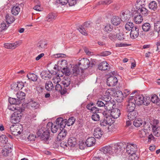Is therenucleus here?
Returning <instances> with one entry per match:
<instances>
[{
  "label": "nucleus",
  "instance_id": "f257e3e1",
  "mask_svg": "<svg viewBox=\"0 0 160 160\" xmlns=\"http://www.w3.org/2000/svg\"><path fill=\"white\" fill-rule=\"evenodd\" d=\"M136 91L132 92L130 95H132L130 97L132 98V100L138 106L143 105L146 106L148 105L149 104V101H148L146 98H144L143 96L142 95H137L135 96H134L132 95L136 92Z\"/></svg>",
  "mask_w": 160,
  "mask_h": 160
},
{
  "label": "nucleus",
  "instance_id": "f03ea898",
  "mask_svg": "<svg viewBox=\"0 0 160 160\" xmlns=\"http://www.w3.org/2000/svg\"><path fill=\"white\" fill-rule=\"evenodd\" d=\"M22 111H16L13 113L10 117L11 122L12 123H16L20 122L22 117Z\"/></svg>",
  "mask_w": 160,
  "mask_h": 160
},
{
  "label": "nucleus",
  "instance_id": "7ed1b4c3",
  "mask_svg": "<svg viewBox=\"0 0 160 160\" xmlns=\"http://www.w3.org/2000/svg\"><path fill=\"white\" fill-rule=\"evenodd\" d=\"M23 128L21 125H12L10 128L11 133L14 135L20 134L22 132Z\"/></svg>",
  "mask_w": 160,
  "mask_h": 160
},
{
  "label": "nucleus",
  "instance_id": "20e7f679",
  "mask_svg": "<svg viewBox=\"0 0 160 160\" xmlns=\"http://www.w3.org/2000/svg\"><path fill=\"white\" fill-rule=\"evenodd\" d=\"M38 136L40 137L42 140L47 141L49 138V132L48 130L44 131L43 128L39 129L37 132Z\"/></svg>",
  "mask_w": 160,
  "mask_h": 160
},
{
  "label": "nucleus",
  "instance_id": "39448f33",
  "mask_svg": "<svg viewBox=\"0 0 160 160\" xmlns=\"http://www.w3.org/2000/svg\"><path fill=\"white\" fill-rule=\"evenodd\" d=\"M90 61L87 58H83L79 60L78 66L80 68H81L83 71L84 69H87L89 67Z\"/></svg>",
  "mask_w": 160,
  "mask_h": 160
},
{
  "label": "nucleus",
  "instance_id": "423d86ee",
  "mask_svg": "<svg viewBox=\"0 0 160 160\" xmlns=\"http://www.w3.org/2000/svg\"><path fill=\"white\" fill-rule=\"evenodd\" d=\"M131 17V13L130 11L127 10L121 12L120 14V17L121 20L123 22L128 21Z\"/></svg>",
  "mask_w": 160,
  "mask_h": 160
},
{
  "label": "nucleus",
  "instance_id": "0eeeda50",
  "mask_svg": "<svg viewBox=\"0 0 160 160\" xmlns=\"http://www.w3.org/2000/svg\"><path fill=\"white\" fill-rule=\"evenodd\" d=\"M137 149V145L133 143L128 144L126 147L127 152L128 154H132V153H135Z\"/></svg>",
  "mask_w": 160,
  "mask_h": 160
},
{
  "label": "nucleus",
  "instance_id": "6e6552de",
  "mask_svg": "<svg viewBox=\"0 0 160 160\" xmlns=\"http://www.w3.org/2000/svg\"><path fill=\"white\" fill-rule=\"evenodd\" d=\"M132 98L129 97L127 100L128 104L127 105V110L128 112L134 111L136 107V104L132 100Z\"/></svg>",
  "mask_w": 160,
  "mask_h": 160
},
{
  "label": "nucleus",
  "instance_id": "1a4fd4ad",
  "mask_svg": "<svg viewBox=\"0 0 160 160\" xmlns=\"http://www.w3.org/2000/svg\"><path fill=\"white\" fill-rule=\"evenodd\" d=\"M117 78L114 76H111L107 79V83L109 86H115L118 82Z\"/></svg>",
  "mask_w": 160,
  "mask_h": 160
},
{
  "label": "nucleus",
  "instance_id": "9d476101",
  "mask_svg": "<svg viewBox=\"0 0 160 160\" xmlns=\"http://www.w3.org/2000/svg\"><path fill=\"white\" fill-rule=\"evenodd\" d=\"M66 119L63 120L62 118H58L56 121V124L60 127V129H63L66 126Z\"/></svg>",
  "mask_w": 160,
  "mask_h": 160
},
{
  "label": "nucleus",
  "instance_id": "9b49d317",
  "mask_svg": "<svg viewBox=\"0 0 160 160\" xmlns=\"http://www.w3.org/2000/svg\"><path fill=\"white\" fill-rule=\"evenodd\" d=\"M79 68L78 65H76L73 67L72 72V74L74 76H77L82 74L83 71L81 69H79Z\"/></svg>",
  "mask_w": 160,
  "mask_h": 160
},
{
  "label": "nucleus",
  "instance_id": "f8f14e48",
  "mask_svg": "<svg viewBox=\"0 0 160 160\" xmlns=\"http://www.w3.org/2000/svg\"><path fill=\"white\" fill-rule=\"evenodd\" d=\"M137 12L138 13L141 15L142 17L147 16L149 13V11L144 7L139 8Z\"/></svg>",
  "mask_w": 160,
  "mask_h": 160
},
{
  "label": "nucleus",
  "instance_id": "ddd939ff",
  "mask_svg": "<svg viewBox=\"0 0 160 160\" xmlns=\"http://www.w3.org/2000/svg\"><path fill=\"white\" fill-rule=\"evenodd\" d=\"M112 147L110 146H105L100 149L101 152L105 154H109L113 153Z\"/></svg>",
  "mask_w": 160,
  "mask_h": 160
},
{
  "label": "nucleus",
  "instance_id": "4468645a",
  "mask_svg": "<svg viewBox=\"0 0 160 160\" xmlns=\"http://www.w3.org/2000/svg\"><path fill=\"white\" fill-rule=\"evenodd\" d=\"M139 30L138 28L135 26L131 30L130 33V37L133 39L137 38L139 35Z\"/></svg>",
  "mask_w": 160,
  "mask_h": 160
},
{
  "label": "nucleus",
  "instance_id": "2eb2a0df",
  "mask_svg": "<svg viewBox=\"0 0 160 160\" xmlns=\"http://www.w3.org/2000/svg\"><path fill=\"white\" fill-rule=\"evenodd\" d=\"M20 45L18 42L13 43H6L4 44V47L9 49H14Z\"/></svg>",
  "mask_w": 160,
  "mask_h": 160
},
{
  "label": "nucleus",
  "instance_id": "dca6fc26",
  "mask_svg": "<svg viewBox=\"0 0 160 160\" xmlns=\"http://www.w3.org/2000/svg\"><path fill=\"white\" fill-rule=\"evenodd\" d=\"M120 114V110L117 108L112 110L110 113L111 116L114 119L118 118Z\"/></svg>",
  "mask_w": 160,
  "mask_h": 160
},
{
  "label": "nucleus",
  "instance_id": "f3484780",
  "mask_svg": "<svg viewBox=\"0 0 160 160\" xmlns=\"http://www.w3.org/2000/svg\"><path fill=\"white\" fill-rule=\"evenodd\" d=\"M61 132L59 133L57 138L58 141H61L64 139L67 134L66 130L62 129Z\"/></svg>",
  "mask_w": 160,
  "mask_h": 160
},
{
  "label": "nucleus",
  "instance_id": "a211bd4d",
  "mask_svg": "<svg viewBox=\"0 0 160 160\" xmlns=\"http://www.w3.org/2000/svg\"><path fill=\"white\" fill-rule=\"evenodd\" d=\"M114 104V102H112L111 100L105 102L104 108L107 111H110L113 109V106Z\"/></svg>",
  "mask_w": 160,
  "mask_h": 160
},
{
  "label": "nucleus",
  "instance_id": "6ab92c4d",
  "mask_svg": "<svg viewBox=\"0 0 160 160\" xmlns=\"http://www.w3.org/2000/svg\"><path fill=\"white\" fill-rule=\"evenodd\" d=\"M103 134V132L99 128H97L94 129L93 135L95 138H101Z\"/></svg>",
  "mask_w": 160,
  "mask_h": 160
},
{
  "label": "nucleus",
  "instance_id": "aec40b11",
  "mask_svg": "<svg viewBox=\"0 0 160 160\" xmlns=\"http://www.w3.org/2000/svg\"><path fill=\"white\" fill-rule=\"evenodd\" d=\"M96 139L95 138L91 137L88 138L85 142V144L87 147H91L95 144Z\"/></svg>",
  "mask_w": 160,
  "mask_h": 160
},
{
  "label": "nucleus",
  "instance_id": "412c9836",
  "mask_svg": "<svg viewBox=\"0 0 160 160\" xmlns=\"http://www.w3.org/2000/svg\"><path fill=\"white\" fill-rule=\"evenodd\" d=\"M121 21V18H120L119 17L115 16L112 18L111 22L113 25L117 26L120 24Z\"/></svg>",
  "mask_w": 160,
  "mask_h": 160
},
{
  "label": "nucleus",
  "instance_id": "4be33fe9",
  "mask_svg": "<svg viewBox=\"0 0 160 160\" xmlns=\"http://www.w3.org/2000/svg\"><path fill=\"white\" fill-rule=\"evenodd\" d=\"M152 129L154 135L158 137L160 136V127H157L156 125H152Z\"/></svg>",
  "mask_w": 160,
  "mask_h": 160
},
{
  "label": "nucleus",
  "instance_id": "5701e85b",
  "mask_svg": "<svg viewBox=\"0 0 160 160\" xmlns=\"http://www.w3.org/2000/svg\"><path fill=\"white\" fill-rule=\"evenodd\" d=\"M133 19L136 24H139L142 22L143 18L141 15L137 13V14L134 16Z\"/></svg>",
  "mask_w": 160,
  "mask_h": 160
},
{
  "label": "nucleus",
  "instance_id": "b1692460",
  "mask_svg": "<svg viewBox=\"0 0 160 160\" xmlns=\"http://www.w3.org/2000/svg\"><path fill=\"white\" fill-rule=\"evenodd\" d=\"M57 17V15L53 13H49L46 17V21L48 22L53 21Z\"/></svg>",
  "mask_w": 160,
  "mask_h": 160
},
{
  "label": "nucleus",
  "instance_id": "393cba45",
  "mask_svg": "<svg viewBox=\"0 0 160 160\" xmlns=\"http://www.w3.org/2000/svg\"><path fill=\"white\" fill-rule=\"evenodd\" d=\"M108 64L106 61H104L99 64L98 68L101 70H107L108 68Z\"/></svg>",
  "mask_w": 160,
  "mask_h": 160
},
{
  "label": "nucleus",
  "instance_id": "a878e982",
  "mask_svg": "<svg viewBox=\"0 0 160 160\" xmlns=\"http://www.w3.org/2000/svg\"><path fill=\"white\" fill-rule=\"evenodd\" d=\"M46 43L44 40H41L37 44L38 49L41 51L42 50L46 47Z\"/></svg>",
  "mask_w": 160,
  "mask_h": 160
},
{
  "label": "nucleus",
  "instance_id": "bb28decb",
  "mask_svg": "<svg viewBox=\"0 0 160 160\" xmlns=\"http://www.w3.org/2000/svg\"><path fill=\"white\" fill-rule=\"evenodd\" d=\"M40 75L42 78L44 79L50 78L52 76V74L47 71H42Z\"/></svg>",
  "mask_w": 160,
  "mask_h": 160
},
{
  "label": "nucleus",
  "instance_id": "cd10ccee",
  "mask_svg": "<svg viewBox=\"0 0 160 160\" xmlns=\"http://www.w3.org/2000/svg\"><path fill=\"white\" fill-rule=\"evenodd\" d=\"M49 125H51V128L52 132L53 133L56 132L58 130L59 128H60V127L58 125L56 124V125H54L52 122H49L48 123L47 126Z\"/></svg>",
  "mask_w": 160,
  "mask_h": 160
},
{
  "label": "nucleus",
  "instance_id": "c85d7f7f",
  "mask_svg": "<svg viewBox=\"0 0 160 160\" xmlns=\"http://www.w3.org/2000/svg\"><path fill=\"white\" fill-rule=\"evenodd\" d=\"M12 152V149L11 148H9L6 146L2 150V154L3 155L7 156L8 154Z\"/></svg>",
  "mask_w": 160,
  "mask_h": 160
},
{
  "label": "nucleus",
  "instance_id": "c756f323",
  "mask_svg": "<svg viewBox=\"0 0 160 160\" xmlns=\"http://www.w3.org/2000/svg\"><path fill=\"white\" fill-rule=\"evenodd\" d=\"M68 144L70 147H74L76 143V139L73 137L69 138L68 140Z\"/></svg>",
  "mask_w": 160,
  "mask_h": 160
},
{
  "label": "nucleus",
  "instance_id": "7c9ffc66",
  "mask_svg": "<svg viewBox=\"0 0 160 160\" xmlns=\"http://www.w3.org/2000/svg\"><path fill=\"white\" fill-rule=\"evenodd\" d=\"M128 112L129 113L128 115V117L130 120L134 119L137 116V113L135 111Z\"/></svg>",
  "mask_w": 160,
  "mask_h": 160
},
{
  "label": "nucleus",
  "instance_id": "2f4dec72",
  "mask_svg": "<svg viewBox=\"0 0 160 160\" xmlns=\"http://www.w3.org/2000/svg\"><path fill=\"white\" fill-rule=\"evenodd\" d=\"M148 7L150 9L155 11L158 8L157 3L155 1H152L149 3Z\"/></svg>",
  "mask_w": 160,
  "mask_h": 160
},
{
  "label": "nucleus",
  "instance_id": "473e14b6",
  "mask_svg": "<svg viewBox=\"0 0 160 160\" xmlns=\"http://www.w3.org/2000/svg\"><path fill=\"white\" fill-rule=\"evenodd\" d=\"M138 134L141 138H144L148 134V130L145 129H142L139 130Z\"/></svg>",
  "mask_w": 160,
  "mask_h": 160
},
{
  "label": "nucleus",
  "instance_id": "72a5a7b5",
  "mask_svg": "<svg viewBox=\"0 0 160 160\" xmlns=\"http://www.w3.org/2000/svg\"><path fill=\"white\" fill-rule=\"evenodd\" d=\"M154 29L158 32V36H160V21L156 22L154 23Z\"/></svg>",
  "mask_w": 160,
  "mask_h": 160
},
{
  "label": "nucleus",
  "instance_id": "f704fd0d",
  "mask_svg": "<svg viewBox=\"0 0 160 160\" xmlns=\"http://www.w3.org/2000/svg\"><path fill=\"white\" fill-rule=\"evenodd\" d=\"M125 28L127 30H131L134 28L133 24L131 22H128L125 24Z\"/></svg>",
  "mask_w": 160,
  "mask_h": 160
},
{
  "label": "nucleus",
  "instance_id": "c9c22d12",
  "mask_svg": "<svg viewBox=\"0 0 160 160\" xmlns=\"http://www.w3.org/2000/svg\"><path fill=\"white\" fill-rule=\"evenodd\" d=\"M18 99V100L21 101L25 99L26 94L25 93L22 92V91H19L16 94Z\"/></svg>",
  "mask_w": 160,
  "mask_h": 160
},
{
  "label": "nucleus",
  "instance_id": "e433bc0d",
  "mask_svg": "<svg viewBox=\"0 0 160 160\" xmlns=\"http://www.w3.org/2000/svg\"><path fill=\"white\" fill-rule=\"evenodd\" d=\"M5 18L7 23L10 24L12 23L15 20L14 17L11 15L10 16L8 14L6 15Z\"/></svg>",
  "mask_w": 160,
  "mask_h": 160
},
{
  "label": "nucleus",
  "instance_id": "4c0bfd02",
  "mask_svg": "<svg viewBox=\"0 0 160 160\" xmlns=\"http://www.w3.org/2000/svg\"><path fill=\"white\" fill-rule=\"evenodd\" d=\"M66 125L70 126L74 123L76 121V119L73 117H71L69 118L67 121V120H66Z\"/></svg>",
  "mask_w": 160,
  "mask_h": 160
},
{
  "label": "nucleus",
  "instance_id": "58836bf2",
  "mask_svg": "<svg viewBox=\"0 0 160 160\" xmlns=\"http://www.w3.org/2000/svg\"><path fill=\"white\" fill-rule=\"evenodd\" d=\"M54 85L51 81L47 82L45 84V88L47 90L50 91L54 88Z\"/></svg>",
  "mask_w": 160,
  "mask_h": 160
},
{
  "label": "nucleus",
  "instance_id": "ea45409f",
  "mask_svg": "<svg viewBox=\"0 0 160 160\" xmlns=\"http://www.w3.org/2000/svg\"><path fill=\"white\" fill-rule=\"evenodd\" d=\"M28 105L31 107L37 109L38 108L39 104L38 102L33 101H32L28 103Z\"/></svg>",
  "mask_w": 160,
  "mask_h": 160
},
{
  "label": "nucleus",
  "instance_id": "a19ab883",
  "mask_svg": "<svg viewBox=\"0 0 160 160\" xmlns=\"http://www.w3.org/2000/svg\"><path fill=\"white\" fill-rule=\"evenodd\" d=\"M20 11V8L18 6H14L11 10V12L14 15H17Z\"/></svg>",
  "mask_w": 160,
  "mask_h": 160
},
{
  "label": "nucleus",
  "instance_id": "79ce46f5",
  "mask_svg": "<svg viewBox=\"0 0 160 160\" xmlns=\"http://www.w3.org/2000/svg\"><path fill=\"white\" fill-rule=\"evenodd\" d=\"M102 114L98 112V113H95L92 115V120L95 121H99L100 120V116Z\"/></svg>",
  "mask_w": 160,
  "mask_h": 160
},
{
  "label": "nucleus",
  "instance_id": "37998d69",
  "mask_svg": "<svg viewBox=\"0 0 160 160\" xmlns=\"http://www.w3.org/2000/svg\"><path fill=\"white\" fill-rule=\"evenodd\" d=\"M27 76L28 78L33 81H36L37 80L38 76L33 73H30L27 74Z\"/></svg>",
  "mask_w": 160,
  "mask_h": 160
},
{
  "label": "nucleus",
  "instance_id": "c03bdc74",
  "mask_svg": "<svg viewBox=\"0 0 160 160\" xmlns=\"http://www.w3.org/2000/svg\"><path fill=\"white\" fill-rule=\"evenodd\" d=\"M70 79L68 77L64 78L62 83L64 87H68L70 84Z\"/></svg>",
  "mask_w": 160,
  "mask_h": 160
},
{
  "label": "nucleus",
  "instance_id": "a18cd8bd",
  "mask_svg": "<svg viewBox=\"0 0 160 160\" xmlns=\"http://www.w3.org/2000/svg\"><path fill=\"white\" fill-rule=\"evenodd\" d=\"M142 28L144 31L148 32L150 29V25L148 23H145L142 25Z\"/></svg>",
  "mask_w": 160,
  "mask_h": 160
},
{
  "label": "nucleus",
  "instance_id": "49530a36",
  "mask_svg": "<svg viewBox=\"0 0 160 160\" xmlns=\"http://www.w3.org/2000/svg\"><path fill=\"white\" fill-rule=\"evenodd\" d=\"M35 2V6L33 9L36 11H41V8L40 7V4L38 0H34Z\"/></svg>",
  "mask_w": 160,
  "mask_h": 160
},
{
  "label": "nucleus",
  "instance_id": "de8ad7c7",
  "mask_svg": "<svg viewBox=\"0 0 160 160\" xmlns=\"http://www.w3.org/2000/svg\"><path fill=\"white\" fill-rule=\"evenodd\" d=\"M142 123V121L140 118L135 119L133 122V125L136 127H138L140 126Z\"/></svg>",
  "mask_w": 160,
  "mask_h": 160
},
{
  "label": "nucleus",
  "instance_id": "09e8293b",
  "mask_svg": "<svg viewBox=\"0 0 160 160\" xmlns=\"http://www.w3.org/2000/svg\"><path fill=\"white\" fill-rule=\"evenodd\" d=\"M9 102L11 104H18L20 103V100H18L14 98H10L9 99Z\"/></svg>",
  "mask_w": 160,
  "mask_h": 160
},
{
  "label": "nucleus",
  "instance_id": "8fccbe9b",
  "mask_svg": "<svg viewBox=\"0 0 160 160\" xmlns=\"http://www.w3.org/2000/svg\"><path fill=\"white\" fill-rule=\"evenodd\" d=\"M60 69L62 70L67 67V63L66 61L65 60H61L59 62Z\"/></svg>",
  "mask_w": 160,
  "mask_h": 160
},
{
  "label": "nucleus",
  "instance_id": "3c124183",
  "mask_svg": "<svg viewBox=\"0 0 160 160\" xmlns=\"http://www.w3.org/2000/svg\"><path fill=\"white\" fill-rule=\"evenodd\" d=\"M108 120V119H104V120L101 121L100 122V125L102 127H104L108 125H110L111 123L109 122Z\"/></svg>",
  "mask_w": 160,
  "mask_h": 160
},
{
  "label": "nucleus",
  "instance_id": "603ef678",
  "mask_svg": "<svg viewBox=\"0 0 160 160\" xmlns=\"http://www.w3.org/2000/svg\"><path fill=\"white\" fill-rule=\"evenodd\" d=\"M112 30V27L110 24H107L105 26L104 28V30L105 32L108 33Z\"/></svg>",
  "mask_w": 160,
  "mask_h": 160
},
{
  "label": "nucleus",
  "instance_id": "864d4df0",
  "mask_svg": "<svg viewBox=\"0 0 160 160\" xmlns=\"http://www.w3.org/2000/svg\"><path fill=\"white\" fill-rule=\"evenodd\" d=\"M100 99L104 102H107V101H109L111 100V97L110 96L105 94L103 96L101 97Z\"/></svg>",
  "mask_w": 160,
  "mask_h": 160
},
{
  "label": "nucleus",
  "instance_id": "5fc2aeb1",
  "mask_svg": "<svg viewBox=\"0 0 160 160\" xmlns=\"http://www.w3.org/2000/svg\"><path fill=\"white\" fill-rule=\"evenodd\" d=\"M0 141L2 143H6L8 142V138L4 135H2L0 136Z\"/></svg>",
  "mask_w": 160,
  "mask_h": 160
},
{
  "label": "nucleus",
  "instance_id": "6e6d98bb",
  "mask_svg": "<svg viewBox=\"0 0 160 160\" xmlns=\"http://www.w3.org/2000/svg\"><path fill=\"white\" fill-rule=\"evenodd\" d=\"M131 154L129 157V160H138V156L135 153Z\"/></svg>",
  "mask_w": 160,
  "mask_h": 160
},
{
  "label": "nucleus",
  "instance_id": "4d7b16f0",
  "mask_svg": "<svg viewBox=\"0 0 160 160\" xmlns=\"http://www.w3.org/2000/svg\"><path fill=\"white\" fill-rule=\"evenodd\" d=\"M143 5H144V4H142V1L140 0L137 1L135 4L136 8L138 10L141 7H143Z\"/></svg>",
  "mask_w": 160,
  "mask_h": 160
},
{
  "label": "nucleus",
  "instance_id": "13d9d810",
  "mask_svg": "<svg viewBox=\"0 0 160 160\" xmlns=\"http://www.w3.org/2000/svg\"><path fill=\"white\" fill-rule=\"evenodd\" d=\"M62 70H63V72L64 74L67 76H69L72 73L70 71V70L68 67L64 68L62 69Z\"/></svg>",
  "mask_w": 160,
  "mask_h": 160
},
{
  "label": "nucleus",
  "instance_id": "bf43d9fd",
  "mask_svg": "<svg viewBox=\"0 0 160 160\" xmlns=\"http://www.w3.org/2000/svg\"><path fill=\"white\" fill-rule=\"evenodd\" d=\"M52 81L55 85L57 84V83H59V82L61 81V79L60 78L58 77L57 76L53 78Z\"/></svg>",
  "mask_w": 160,
  "mask_h": 160
},
{
  "label": "nucleus",
  "instance_id": "052dcab7",
  "mask_svg": "<svg viewBox=\"0 0 160 160\" xmlns=\"http://www.w3.org/2000/svg\"><path fill=\"white\" fill-rule=\"evenodd\" d=\"M78 30L82 34L84 35H88L85 28L81 26V27L78 28Z\"/></svg>",
  "mask_w": 160,
  "mask_h": 160
},
{
  "label": "nucleus",
  "instance_id": "680f3d73",
  "mask_svg": "<svg viewBox=\"0 0 160 160\" xmlns=\"http://www.w3.org/2000/svg\"><path fill=\"white\" fill-rule=\"evenodd\" d=\"M116 34L117 38L119 40H122L125 39V36L122 32H120L118 34Z\"/></svg>",
  "mask_w": 160,
  "mask_h": 160
},
{
  "label": "nucleus",
  "instance_id": "e2e57ef3",
  "mask_svg": "<svg viewBox=\"0 0 160 160\" xmlns=\"http://www.w3.org/2000/svg\"><path fill=\"white\" fill-rule=\"evenodd\" d=\"M101 100H98L96 103L98 107H104L105 102L102 101Z\"/></svg>",
  "mask_w": 160,
  "mask_h": 160
},
{
  "label": "nucleus",
  "instance_id": "0e129e2a",
  "mask_svg": "<svg viewBox=\"0 0 160 160\" xmlns=\"http://www.w3.org/2000/svg\"><path fill=\"white\" fill-rule=\"evenodd\" d=\"M116 32L113 31L109 34L108 37L111 40H112L116 38Z\"/></svg>",
  "mask_w": 160,
  "mask_h": 160
},
{
  "label": "nucleus",
  "instance_id": "69168bd1",
  "mask_svg": "<svg viewBox=\"0 0 160 160\" xmlns=\"http://www.w3.org/2000/svg\"><path fill=\"white\" fill-rule=\"evenodd\" d=\"M151 101L153 103H157L158 102V97L156 95H154L152 96L151 98Z\"/></svg>",
  "mask_w": 160,
  "mask_h": 160
},
{
  "label": "nucleus",
  "instance_id": "338daca9",
  "mask_svg": "<svg viewBox=\"0 0 160 160\" xmlns=\"http://www.w3.org/2000/svg\"><path fill=\"white\" fill-rule=\"evenodd\" d=\"M8 27V26L6 25L5 23H1L0 25V31L2 32L3 30L6 29Z\"/></svg>",
  "mask_w": 160,
  "mask_h": 160
},
{
  "label": "nucleus",
  "instance_id": "774afa93",
  "mask_svg": "<svg viewBox=\"0 0 160 160\" xmlns=\"http://www.w3.org/2000/svg\"><path fill=\"white\" fill-rule=\"evenodd\" d=\"M93 23L90 22H85L83 24V27L86 28H89L91 27Z\"/></svg>",
  "mask_w": 160,
  "mask_h": 160
}]
</instances>
